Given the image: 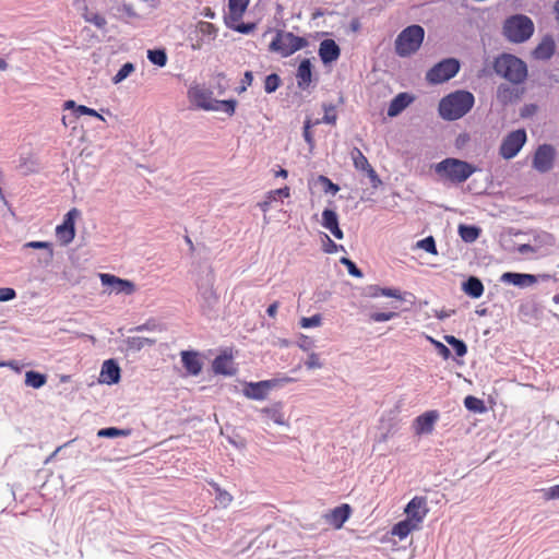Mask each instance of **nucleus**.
<instances>
[{
    "label": "nucleus",
    "mask_w": 559,
    "mask_h": 559,
    "mask_svg": "<svg viewBox=\"0 0 559 559\" xmlns=\"http://www.w3.org/2000/svg\"><path fill=\"white\" fill-rule=\"evenodd\" d=\"M435 171L443 182L461 185L477 171V167L465 160L448 157L435 165Z\"/></svg>",
    "instance_id": "nucleus-1"
},
{
    "label": "nucleus",
    "mask_w": 559,
    "mask_h": 559,
    "mask_svg": "<svg viewBox=\"0 0 559 559\" xmlns=\"http://www.w3.org/2000/svg\"><path fill=\"white\" fill-rule=\"evenodd\" d=\"M475 98L471 92L455 91L439 103V114L445 120H456L466 115L474 106Z\"/></svg>",
    "instance_id": "nucleus-2"
},
{
    "label": "nucleus",
    "mask_w": 559,
    "mask_h": 559,
    "mask_svg": "<svg viewBox=\"0 0 559 559\" xmlns=\"http://www.w3.org/2000/svg\"><path fill=\"white\" fill-rule=\"evenodd\" d=\"M493 68L498 75L513 84H522L527 79L526 63L510 53H503L496 58Z\"/></svg>",
    "instance_id": "nucleus-3"
},
{
    "label": "nucleus",
    "mask_w": 559,
    "mask_h": 559,
    "mask_svg": "<svg viewBox=\"0 0 559 559\" xmlns=\"http://www.w3.org/2000/svg\"><path fill=\"white\" fill-rule=\"evenodd\" d=\"M535 31L531 17L524 14H514L506 19L502 25V34L510 43L521 44L528 40Z\"/></svg>",
    "instance_id": "nucleus-4"
},
{
    "label": "nucleus",
    "mask_w": 559,
    "mask_h": 559,
    "mask_svg": "<svg viewBox=\"0 0 559 559\" xmlns=\"http://www.w3.org/2000/svg\"><path fill=\"white\" fill-rule=\"evenodd\" d=\"M425 38V29L420 25H409L404 28L394 41L395 52L399 57L406 58L416 53Z\"/></svg>",
    "instance_id": "nucleus-5"
},
{
    "label": "nucleus",
    "mask_w": 559,
    "mask_h": 559,
    "mask_svg": "<svg viewBox=\"0 0 559 559\" xmlns=\"http://www.w3.org/2000/svg\"><path fill=\"white\" fill-rule=\"evenodd\" d=\"M309 41L306 37L296 36L292 32L277 29L269 45L271 52H276L283 58L294 55L296 51L306 48Z\"/></svg>",
    "instance_id": "nucleus-6"
},
{
    "label": "nucleus",
    "mask_w": 559,
    "mask_h": 559,
    "mask_svg": "<svg viewBox=\"0 0 559 559\" xmlns=\"http://www.w3.org/2000/svg\"><path fill=\"white\" fill-rule=\"evenodd\" d=\"M459 70L460 62L456 59H444L427 72L426 79L431 84H440L455 76Z\"/></svg>",
    "instance_id": "nucleus-7"
},
{
    "label": "nucleus",
    "mask_w": 559,
    "mask_h": 559,
    "mask_svg": "<svg viewBox=\"0 0 559 559\" xmlns=\"http://www.w3.org/2000/svg\"><path fill=\"white\" fill-rule=\"evenodd\" d=\"M527 141L526 131L518 129L508 133L499 147V154L504 159L515 157Z\"/></svg>",
    "instance_id": "nucleus-8"
},
{
    "label": "nucleus",
    "mask_w": 559,
    "mask_h": 559,
    "mask_svg": "<svg viewBox=\"0 0 559 559\" xmlns=\"http://www.w3.org/2000/svg\"><path fill=\"white\" fill-rule=\"evenodd\" d=\"M404 512L406 514V519L413 522L415 525H421L424 519L429 512L427 507L426 497L416 496L414 497L405 507Z\"/></svg>",
    "instance_id": "nucleus-9"
},
{
    "label": "nucleus",
    "mask_w": 559,
    "mask_h": 559,
    "mask_svg": "<svg viewBox=\"0 0 559 559\" xmlns=\"http://www.w3.org/2000/svg\"><path fill=\"white\" fill-rule=\"evenodd\" d=\"M190 102L204 110H219L218 100L212 97V92L205 88L194 87L189 90Z\"/></svg>",
    "instance_id": "nucleus-10"
},
{
    "label": "nucleus",
    "mask_w": 559,
    "mask_h": 559,
    "mask_svg": "<svg viewBox=\"0 0 559 559\" xmlns=\"http://www.w3.org/2000/svg\"><path fill=\"white\" fill-rule=\"evenodd\" d=\"M555 148L549 144L538 146L533 158V166L539 173H547L554 166Z\"/></svg>",
    "instance_id": "nucleus-11"
},
{
    "label": "nucleus",
    "mask_w": 559,
    "mask_h": 559,
    "mask_svg": "<svg viewBox=\"0 0 559 559\" xmlns=\"http://www.w3.org/2000/svg\"><path fill=\"white\" fill-rule=\"evenodd\" d=\"M99 278L103 285L110 286L111 292L115 294L132 295L135 292V285L133 282L124 278H120L112 274L102 273Z\"/></svg>",
    "instance_id": "nucleus-12"
},
{
    "label": "nucleus",
    "mask_w": 559,
    "mask_h": 559,
    "mask_svg": "<svg viewBox=\"0 0 559 559\" xmlns=\"http://www.w3.org/2000/svg\"><path fill=\"white\" fill-rule=\"evenodd\" d=\"M350 157L353 159L354 167L359 171H365L374 187L381 183L378 174L358 147H354L350 151Z\"/></svg>",
    "instance_id": "nucleus-13"
},
{
    "label": "nucleus",
    "mask_w": 559,
    "mask_h": 559,
    "mask_svg": "<svg viewBox=\"0 0 559 559\" xmlns=\"http://www.w3.org/2000/svg\"><path fill=\"white\" fill-rule=\"evenodd\" d=\"M352 514V507L348 503H343L334 509L330 510L324 514V520L335 530L343 527L344 523L349 519Z\"/></svg>",
    "instance_id": "nucleus-14"
},
{
    "label": "nucleus",
    "mask_w": 559,
    "mask_h": 559,
    "mask_svg": "<svg viewBox=\"0 0 559 559\" xmlns=\"http://www.w3.org/2000/svg\"><path fill=\"white\" fill-rule=\"evenodd\" d=\"M439 418L437 411H428L416 417L414 420V431L416 435H428L433 431L435 424Z\"/></svg>",
    "instance_id": "nucleus-15"
},
{
    "label": "nucleus",
    "mask_w": 559,
    "mask_h": 559,
    "mask_svg": "<svg viewBox=\"0 0 559 559\" xmlns=\"http://www.w3.org/2000/svg\"><path fill=\"white\" fill-rule=\"evenodd\" d=\"M274 385L270 380L249 382L243 389V394L251 400H264L267 395V391Z\"/></svg>",
    "instance_id": "nucleus-16"
},
{
    "label": "nucleus",
    "mask_w": 559,
    "mask_h": 559,
    "mask_svg": "<svg viewBox=\"0 0 559 559\" xmlns=\"http://www.w3.org/2000/svg\"><path fill=\"white\" fill-rule=\"evenodd\" d=\"M322 226L328 229L336 239H343V230L338 226L337 214L330 209L322 212Z\"/></svg>",
    "instance_id": "nucleus-17"
},
{
    "label": "nucleus",
    "mask_w": 559,
    "mask_h": 559,
    "mask_svg": "<svg viewBox=\"0 0 559 559\" xmlns=\"http://www.w3.org/2000/svg\"><path fill=\"white\" fill-rule=\"evenodd\" d=\"M340 47L333 39H324L319 47V56L323 63H330L338 59Z\"/></svg>",
    "instance_id": "nucleus-18"
},
{
    "label": "nucleus",
    "mask_w": 559,
    "mask_h": 559,
    "mask_svg": "<svg viewBox=\"0 0 559 559\" xmlns=\"http://www.w3.org/2000/svg\"><path fill=\"white\" fill-rule=\"evenodd\" d=\"M120 379V368L118 364L112 360H106L100 370V381L106 384H115Z\"/></svg>",
    "instance_id": "nucleus-19"
},
{
    "label": "nucleus",
    "mask_w": 559,
    "mask_h": 559,
    "mask_svg": "<svg viewBox=\"0 0 559 559\" xmlns=\"http://www.w3.org/2000/svg\"><path fill=\"white\" fill-rule=\"evenodd\" d=\"M260 413L263 415L266 423L272 421L280 426L287 425L282 403H275L269 407H263L260 409Z\"/></svg>",
    "instance_id": "nucleus-20"
},
{
    "label": "nucleus",
    "mask_w": 559,
    "mask_h": 559,
    "mask_svg": "<svg viewBox=\"0 0 559 559\" xmlns=\"http://www.w3.org/2000/svg\"><path fill=\"white\" fill-rule=\"evenodd\" d=\"M181 361L186 370L192 374L198 376L202 370V362L197 352L182 350Z\"/></svg>",
    "instance_id": "nucleus-21"
},
{
    "label": "nucleus",
    "mask_w": 559,
    "mask_h": 559,
    "mask_svg": "<svg viewBox=\"0 0 559 559\" xmlns=\"http://www.w3.org/2000/svg\"><path fill=\"white\" fill-rule=\"evenodd\" d=\"M501 281L504 283L512 284L514 286L524 287L535 284L537 282V278L535 275L532 274L507 272L502 274Z\"/></svg>",
    "instance_id": "nucleus-22"
},
{
    "label": "nucleus",
    "mask_w": 559,
    "mask_h": 559,
    "mask_svg": "<svg viewBox=\"0 0 559 559\" xmlns=\"http://www.w3.org/2000/svg\"><path fill=\"white\" fill-rule=\"evenodd\" d=\"M413 100L414 97L407 93L397 94L389 105L388 116L395 117L400 115Z\"/></svg>",
    "instance_id": "nucleus-23"
},
{
    "label": "nucleus",
    "mask_w": 559,
    "mask_h": 559,
    "mask_svg": "<svg viewBox=\"0 0 559 559\" xmlns=\"http://www.w3.org/2000/svg\"><path fill=\"white\" fill-rule=\"evenodd\" d=\"M248 3V0H229L225 23L227 21L239 22L247 10Z\"/></svg>",
    "instance_id": "nucleus-24"
},
{
    "label": "nucleus",
    "mask_w": 559,
    "mask_h": 559,
    "mask_svg": "<svg viewBox=\"0 0 559 559\" xmlns=\"http://www.w3.org/2000/svg\"><path fill=\"white\" fill-rule=\"evenodd\" d=\"M555 52V41L551 37H545L533 50V57L537 60H548Z\"/></svg>",
    "instance_id": "nucleus-25"
},
{
    "label": "nucleus",
    "mask_w": 559,
    "mask_h": 559,
    "mask_svg": "<svg viewBox=\"0 0 559 559\" xmlns=\"http://www.w3.org/2000/svg\"><path fill=\"white\" fill-rule=\"evenodd\" d=\"M213 371L217 374L233 376L236 369L233 367L231 356L219 355L213 361Z\"/></svg>",
    "instance_id": "nucleus-26"
},
{
    "label": "nucleus",
    "mask_w": 559,
    "mask_h": 559,
    "mask_svg": "<svg viewBox=\"0 0 559 559\" xmlns=\"http://www.w3.org/2000/svg\"><path fill=\"white\" fill-rule=\"evenodd\" d=\"M311 62L309 59H304L297 70V84L300 88H306L311 83Z\"/></svg>",
    "instance_id": "nucleus-27"
},
{
    "label": "nucleus",
    "mask_w": 559,
    "mask_h": 559,
    "mask_svg": "<svg viewBox=\"0 0 559 559\" xmlns=\"http://www.w3.org/2000/svg\"><path fill=\"white\" fill-rule=\"evenodd\" d=\"M420 527L415 525L407 519L397 522L393 525L391 534L397 536L401 540L406 538L413 531L419 530Z\"/></svg>",
    "instance_id": "nucleus-28"
},
{
    "label": "nucleus",
    "mask_w": 559,
    "mask_h": 559,
    "mask_svg": "<svg viewBox=\"0 0 559 559\" xmlns=\"http://www.w3.org/2000/svg\"><path fill=\"white\" fill-rule=\"evenodd\" d=\"M463 289L472 298H479L484 294V285L481 281L475 276H471L463 284Z\"/></svg>",
    "instance_id": "nucleus-29"
},
{
    "label": "nucleus",
    "mask_w": 559,
    "mask_h": 559,
    "mask_svg": "<svg viewBox=\"0 0 559 559\" xmlns=\"http://www.w3.org/2000/svg\"><path fill=\"white\" fill-rule=\"evenodd\" d=\"M518 98H519V94L516 93V91L513 87H511L507 84H501L498 86L497 99L499 103L507 105L509 103L516 100Z\"/></svg>",
    "instance_id": "nucleus-30"
},
{
    "label": "nucleus",
    "mask_w": 559,
    "mask_h": 559,
    "mask_svg": "<svg viewBox=\"0 0 559 559\" xmlns=\"http://www.w3.org/2000/svg\"><path fill=\"white\" fill-rule=\"evenodd\" d=\"M370 293L369 295L371 297H379V296H385V297H391V298H394V299H397V300H404V297L401 293L400 289L397 288H388V287H380V286H371L369 288Z\"/></svg>",
    "instance_id": "nucleus-31"
},
{
    "label": "nucleus",
    "mask_w": 559,
    "mask_h": 559,
    "mask_svg": "<svg viewBox=\"0 0 559 559\" xmlns=\"http://www.w3.org/2000/svg\"><path fill=\"white\" fill-rule=\"evenodd\" d=\"M210 485L214 489L216 501L219 503L222 508H227L228 506L231 504L234 498L228 491L221 488V486L217 483L210 481Z\"/></svg>",
    "instance_id": "nucleus-32"
},
{
    "label": "nucleus",
    "mask_w": 559,
    "mask_h": 559,
    "mask_svg": "<svg viewBox=\"0 0 559 559\" xmlns=\"http://www.w3.org/2000/svg\"><path fill=\"white\" fill-rule=\"evenodd\" d=\"M47 382V377L44 373H39L37 371H27L25 373V384L27 386L39 389L45 385Z\"/></svg>",
    "instance_id": "nucleus-33"
},
{
    "label": "nucleus",
    "mask_w": 559,
    "mask_h": 559,
    "mask_svg": "<svg viewBox=\"0 0 559 559\" xmlns=\"http://www.w3.org/2000/svg\"><path fill=\"white\" fill-rule=\"evenodd\" d=\"M56 236L62 246H67L74 239L75 228L58 225L56 227Z\"/></svg>",
    "instance_id": "nucleus-34"
},
{
    "label": "nucleus",
    "mask_w": 559,
    "mask_h": 559,
    "mask_svg": "<svg viewBox=\"0 0 559 559\" xmlns=\"http://www.w3.org/2000/svg\"><path fill=\"white\" fill-rule=\"evenodd\" d=\"M155 344L154 338L141 337V336H131L127 340V345L129 349L132 350H141L145 346H152Z\"/></svg>",
    "instance_id": "nucleus-35"
},
{
    "label": "nucleus",
    "mask_w": 559,
    "mask_h": 559,
    "mask_svg": "<svg viewBox=\"0 0 559 559\" xmlns=\"http://www.w3.org/2000/svg\"><path fill=\"white\" fill-rule=\"evenodd\" d=\"M479 228L468 225H460L459 234L461 238L466 242H473L479 237Z\"/></svg>",
    "instance_id": "nucleus-36"
},
{
    "label": "nucleus",
    "mask_w": 559,
    "mask_h": 559,
    "mask_svg": "<svg viewBox=\"0 0 559 559\" xmlns=\"http://www.w3.org/2000/svg\"><path fill=\"white\" fill-rule=\"evenodd\" d=\"M198 292L206 300H211V299L217 300V295L214 289L213 277L207 282V284H199Z\"/></svg>",
    "instance_id": "nucleus-37"
},
{
    "label": "nucleus",
    "mask_w": 559,
    "mask_h": 559,
    "mask_svg": "<svg viewBox=\"0 0 559 559\" xmlns=\"http://www.w3.org/2000/svg\"><path fill=\"white\" fill-rule=\"evenodd\" d=\"M444 340L449 345L453 347L457 356L462 357L467 353V347L463 341L457 340L453 335H445Z\"/></svg>",
    "instance_id": "nucleus-38"
},
{
    "label": "nucleus",
    "mask_w": 559,
    "mask_h": 559,
    "mask_svg": "<svg viewBox=\"0 0 559 559\" xmlns=\"http://www.w3.org/2000/svg\"><path fill=\"white\" fill-rule=\"evenodd\" d=\"M131 433L130 429H118L115 427L104 428L97 432L98 437L115 438V437H127Z\"/></svg>",
    "instance_id": "nucleus-39"
},
{
    "label": "nucleus",
    "mask_w": 559,
    "mask_h": 559,
    "mask_svg": "<svg viewBox=\"0 0 559 559\" xmlns=\"http://www.w3.org/2000/svg\"><path fill=\"white\" fill-rule=\"evenodd\" d=\"M147 58L152 63L159 67H164L167 62V55L162 49L148 50Z\"/></svg>",
    "instance_id": "nucleus-40"
},
{
    "label": "nucleus",
    "mask_w": 559,
    "mask_h": 559,
    "mask_svg": "<svg viewBox=\"0 0 559 559\" xmlns=\"http://www.w3.org/2000/svg\"><path fill=\"white\" fill-rule=\"evenodd\" d=\"M226 25L228 28H231L241 34H249V33L253 32L255 28L254 23H239V22L227 21Z\"/></svg>",
    "instance_id": "nucleus-41"
},
{
    "label": "nucleus",
    "mask_w": 559,
    "mask_h": 559,
    "mask_svg": "<svg viewBox=\"0 0 559 559\" xmlns=\"http://www.w3.org/2000/svg\"><path fill=\"white\" fill-rule=\"evenodd\" d=\"M324 116L322 117V120H317L314 124H318L320 122L329 123V124H335L337 115L335 112V106L333 105H324Z\"/></svg>",
    "instance_id": "nucleus-42"
},
{
    "label": "nucleus",
    "mask_w": 559,
    "mask_h": 559,
    "mask_svg": "<svg viewBox=\"0 0 559 559\" xmlns=\"http://www.w3.org/2000/svg\"><path fill=\"white\" fill-rule=\"evenodd\" d=\"M464 405L468 411L479 412V413L485 411L484 402L475 396H472V395H468L465 397Z\"/></svg>",
    "instance_id": "nucleus-43"
},
{
    "label": "nucleus",
    "mask_w": 559,
    "mask_h": 559,
    "mask_svg": "<svg viewBox=\"0 0 559 559\" xmlns=\"http://www.w3.org/2000/svg\"><path fill=\"white\" fill-rule=\"evenodd\" d=\"M281 84V79L277 74L272 73L265 78L264 90L266 93L275 92Z\"/></svg>",
    "instance_id": "nucleus-44"
},
{
    "label": "nucleus",
    "mask_w": 559,
    "mask_h": 559,
    "mask_svg": "<svg viewBox=\"0 0 559 559\" xmlns=\"http://www.w3.org/2000/svg\"><path fill=\"white\" fill-rule=\"evenodd\" d=\"M417 247L426 252L437 254L436 242L432 236L426 237L417 242Z\"/></svg>",
    "instance_id": "nucleus-45"
},
{
    "label": "nucleus",
    "mask_w": 559,
    "mask_h": 559,
    "mask_svg": "<svg viewBox=\"0 0 559 559\" xmlns=\"http://www.w3.org/2000/svg\"><path fill=\"white\" fill-rule=\"evenodd\" d=\"M395 317H397V313L394 311H390V312L376 311V312H371L369 314V319L373 322H384V321L392 320Z\"/></svg>",
    "instance_id": "nucleus-46"
},
{
    "label": "nucleus",
    "mask_w": 559,
    "mask_h": 559,
    "mask_svg": "<svg viewBox=\"0 0 559 559\" xmlns=\"http://www.w3.org/2000/svg\"><path fill=\"white\" fill-rule=\"evenodd\" d=\"M86 22L94 24L98 28H104L107 24L106 19L99 13L84 14Z\"/></svg>",
    "instance_id": "nucleus-47"
},
{
    "label": "nucleus",
    "mask_w": 559,
    "mask_h": 559,
    "mask_svg": "<svg viewBox=\"0 0 559 559\" xmlns=\"http://www.w3.org/2000/svg\"><path fill=\"white\" fill-rule=\"evenodd\" d=\"M25 248L45 249L48 251L49 258L53 255L52 245L48 241H29L24 245Z\"/></svg>",
    "instance_id": "nucleus-48"
},
{
    "label": "nucleus",
    "mask_w": 559,
    "mask_h": 559,
    "mask_svg": "<svg viewBox=\"0 0 559 559\" xmlns=\"http://www.w3.org/2000/svg\"><path fill=\"white\" fill-rule=\"evenodd\" d=\"M80 211L75 207L71 209L64 216L62 226L75 228V219L79 217Z\"/></svg>",
    "instance_id": "nucleus-49"
},
{
    "label": "nucleus",
    "mask_w": 559,
    "mask_h": 559,
    "mask_svg": "<svg viewBox=\"0 0 559 559\" xmlns=\"http://www.w3.org/2000/svg\"><path fill=\"white\" fill-rule=\"evenodd\" d=\"M322 318L320 314H314L312 317H304L300 320V326L304 329L319 326L321 324Z\"/></svg>",
    "instance_id": "nucleus-50"
},
{
    "label": "nucleus",
    "mask_w": 559,
    "mask_h": 559,
    "mask_svg": "<svg viewBox=\"0 0 559 559\" xmlns=\"http://www.w3.org/2000/svg\"><path fill=\"white\" fill-rule=\"evenodd\" d=\"M134 70V67L132 63H126L123 64L120 70L116 73L114 76V82L119 83L122 80H124L132 71Z\"/></svg>",
    "instance_id": "nucleus-51"
},
{
    "label": "nucleus",
    "mask_w": 559,
    "mask_h": 559,
    "mask_svg": "<svg viewBox=\"0 0 559 559\" xmlns=\"http://www.w3.org/2000/svg\"><path fill=\"white\" fill-rule=\"evenodd\" d=\"M428 340L431 342V344L435 345L438 354L443 358V359H449L450 356H451V352L450 349L444 345L442 344L441 342L428 336Z\"/></svg>",
    "instance_id": "nucleus-52"
},
{
    "label": "nucleus",
    "mask_w": 559,
    "mask_h": 559,
    "mask_svg": "<svg viewBox=\"0 0 559 559\" xmlns=\"http://www.w3.org/2000/svg\"><path fill=\"white\" fill-rule=\"evenodd\" d=\"M318 180L324 186V191L325 192H332V193H336L340 188L337 185L333 183L328 177L325 176H319Z\"/></svg>",
    "instance_id": "nucleus-53"
},
{
    "label": "nucleus",
    "mask_w": 559,
    "mask_h": 559,
    "mask_svg": "<svg viewBox=\"0 0 559 559\" xmlns=\"http://www.w3.org/2000/svg\"><path fill=\"white\" fill-rule=\"evenodd\" d=\"M341 263L347 266L349 274L360 277L362 275L361 271L356 266V264L349 260L348 258H342Z\"/></svg>",
    "instance_id": "nucleus-54"
},
{
    "label": "nucleus",
    "mask_w": 559,
    "mask_h": 559,
    "mask_svg": "<svg viewBox=\"0 0 559 559\" xmlns=\"http://www.w3.org/2000/svg\"><path fill=\"white\" fill-rule=\"evenodd\" d=\"M307 369H317L322 367V362L320 361V357L316 353H311L308 356L307 361L305 362Z\"/></svg>",
    "instance_id": "nucleus-55"
},
{
    "label": "nucleus",
    "mask_w": 559,
    "mask_h": 559,
    "mask_svg": "<svg viewBox=\"0 0 559 559\" xmlns=\"http://www.w3.org/2000/svg\"><path fill=\"white\" fill-rule=\"evenodd\" d=\"M218 107H219V109L222 108L229 116H233L235 114V109H236V100H234V99L218 100Z\"/></svg>",
    "instance_id": "nucleus-56"
},
{
    "label": "nucleus",
    "mask_w": 559,
    "mask_h": 559,
    "mask_svg": "<svg viewBox=\"0 0 559 559\" xmlns=\"http://www.w3.org/2000/svg\"><path fill=\"white\" fill-rule=\"evenodd\" d=\"M16 297V293L13 288L10 287H1L0 288V302L9 301Z\"/></svg>",
    "instance_id": "nucleus-57"
},
{
    "label": "nucleus",
    "mask_w": 559,
    "mask_h": 559,
    "mask_svg": "<svg viewBox=\"0 0 559 559\" xmlns=\"http://www.w3.org/2000/svg\"><path fill=\"white\" fill-rule=\"evenodd\" d=\"M314 123H311V121L309 119H307L305 121V126H304V138L306 140V142L312 147L313 144H314V140H313V136H312V133L310 131L311 127L313 126Z\"/></svg>",
    "instance_id": "nucleus-58"
},
{
    "label": "nucleus",
    "mask_w": 559,
    "mask_h": 559,
    "mask_svg": "<svg viewBox=\"0 0 559 559\" xmlns=\"http://www.w3.org/2000/svg\"><path fill=\"white\" fill-rule=\"evenodd\" d=\"M543 495L546 500L559 499V485L543 489Z\"/></svg>",
    "instance_id": "nucleus-59"
},
{
    "label": "nucleus",
    "mask_w": 559,
    "mask_h": 559,
    "mask_svg": "<svg viewBox=\"0 0 559 559\" xmlns=\"http://www.w3.org/2000/svg\"><path fill=\"white\" fill-rule=\"evenodd\" d=\"M325 239L326 245L324 247V251L326 253H335L338 250H344V247L342 245H336L333 240H331V238L328 235H325Z\"/></svg>",
    "instance_id": "nucleus-60"
},
{
    "label": "nucleus",
    "mask_w": 559,
    "mask_h": 559,
    "mask_svg": "<svg viewBox=\"0 0 559 559\" xmlns=\"http://www.w3.org/2000/svg\"><path fill=\"white\" fill-rule=\"evenodd\" d=\"M253 82V74L251 71H246L241 79L240 92H245Z\"/></svg>",
    "instance_id": "nucleus-61"
},
{
    "label": "nucleus",
    "mask_w": 559,
    "mask_h": 559,
    "mask_svg": "<svg viewBox=\"0 0 559 559\" xmlns=\"http://www.w3.org/2000/svg\"><path fill=\"white\" fill-rule=\"evenodd\" d=\"M274 194H278L280 199H287L290 197V188L285 186L284 188L275 189Z\"/></svg>",
    "instance_id": "nucleus-62"
},
{
    "label": "nucleus",
    "mask_w": 559,
    "mask_h": 559,
    "mask_svg": "<svg viewBox=\"0 0 559 559\" xmlns=\"http://www.w3.org/2000/svg\"><path fill=\"white\" fill-rule=\"evenodd\" d=\"M278 307H280L278 301H274L273 304H271L266 309L267 316L271 318H275L277 314Z\"/></svg>",
    "instance_id": "nucleus-63"
},
{
    "label": "nucleus",
    "mask_w": 559,
    "mask_h": 559,
    "mask_svg": "<svg viewBox=\"0 0 559 559\" xmlns=\"http://www.w3.org/2000/svg\"><path fill=\"white\" fill-rule=\"evenodd\" d=\"M516 250L521 254H527V253L535 252V249L528 243L520 245Z\"/></svg>",
    "instance_id": "nucleus-64"
}]
</instances>
